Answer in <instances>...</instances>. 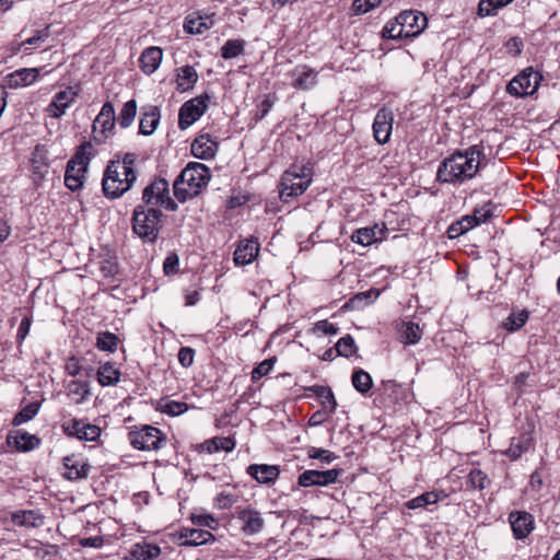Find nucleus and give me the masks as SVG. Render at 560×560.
<instances>
[{"label": "nucleus", "mask_w": 560, "mask_h": 560, "mask_svg": "<svg viewBox=\"0 0 560 560\" xmlns=\"http://www.w3.org/2000/svg\"><path fill=\"white\" fill-rule=\"evenodd\" d=\"M482 155L478 145L455 151L440 163L436 180L441 184L462 185L472 179L479 172Z\"/></svg>", "instance_id": "1"}, {"label": "nucleus", "mask_w": 560, "mask_h": 560, "mask_svg": "<svg viewBox=\"0 0 560 560\" xmlns=\"http://www.w3.org/2000/svg\"><path fill=\"white\" fill-rule=\"evenodd\" d=\"M135 153L116 154L105 168L102 187L107 198L115 199L128 191L137 179Z\"/></svg>", "instance_id": "2"}, {"label": "nucleus", "mask_w": 560, "mask_h": 560, "mask_svg": "<svg viewBox=\"0 0 560 560\" xmlns=\"http://www.w3.org/2000/svg\"><path fill=\"white\" fill-rule=\"evenodd\" d=\"M211 174L209 167L199 162H190L180 172L173 185L174 195L179 202L198 196L207 187Z\"/></svg>", "instance_id": "3"}, {"label": "nucleus", "mask_w": 560, "mask_h": 560, "mask_svg": "<svg viewBox=\"0 0 560 560\" xmlns=\"http://www.w3.org/2000/svg\"><path fill=\"white\" fill-rule=\"evenodd\" d=\"M313 180V167L310 164L292 165L281 176L280 199L284 202L302 195Z\"/></svg>", "instance_id": "4"}, {"label": "nucleus", "mask_w": 560, "mask_h": 560, "mask_svg": "<svg viewBox=\"0 0 560 560\" xmlns=\"http://www.w3.org/2000/svg\"><path fill=\"white\" fill-rule=\"evenodd\" d=\"M161 218L160 209L138 205L132 213V230L142 241L154 243L162 229Z\"/></svg>", "instance_id": "5"}, {"label": "nucleus", "mask_w": 560, "mask_h": 560, "mask_svg": "<svg viewBox=\"0 0 560 560\" xmlns=\"http://www.w3.org/2000/svg\"><path fill=\"white\" fill-rule=\"evenodd\" d=\"M91 142H83L68 161L65 172V185L72 191L83 186V178L91 161Z\"/></svg>", "instance_id": "6"}, {"label": "nucleus", "mask_w": 560, "mask_h": 560, "mask_svg": "<svg viewBox=\"0 0 560 560\" xmlns=\"http://www.w3.org/2000/svg\"><path fill=\"white\" fill-rule=\"evenodd\" d=\"M130 444L140 451H158L166 443L165 435L155 427L142 425L128 433Z\"/></svg>", "instance_id": "7"}, {"label": "nucleus", "mask_w": 560, "mask_h": 560, "mask_svg": "<svg viewBox=\"0 0 560 560\" xmlns=\"http://www.w3.org/2000/svg\"><path fill=\"white\" fill-rule=\"evenodd\" d=\"M145 205L161 206L168 211H176L177 203L170 197V185L164 178H156L142 192Z\"/></svg>", "instance_id": "8"}, {"label": "nucleus", "mask_w": 560, "mask_h": 560, "mask_svg": "<svg viewBox=\"0 0 560 560\" xmlns=\"http://www.w3.org/2000/svg\"><path fill=\"white\" fill-rule=\"evenodd\" d=\"M209 101L210 96L203 94L184 103L178 114L179 128L185 130L197 121L207 110Z\"/></svg>", "instance_id": "9"}, {"label": "nucleus", "mask_w": 560, "mask_h": 560, "mask_svg": "<svg viewBox=\"0 0 560 560\" xmlns=\"http://www.w3.org/2000/svg\"><path fill=\"white\" fill-rule=\"evenodd\" d=\"M538 73L527 68L514 77L506 85V92L515 97L533 94L537 89Z\"/></svg>", "instance_id": "10"}, {"label": "nucleus", "mask_w": 560, "mask_h": 560, "mask_svg": "<svg viewBox=\"0 0 560 560\" xmlns=\"http://www.w3.org/2000/svg\"><path fill=\"white\" fill-rule=\"evenodd\" d=\"M342 470L337 468L323 471L316 469H308L299 476L298 485L303 488L312 486L325 487L336 482Z\"/></svg>", "instance_id": "11"}, {"label": "nucleus", "mask_w": 560, "mask_h": 560, "mask_svg": "<svg viewBox=\"0 0 560 560\" xmlns=\"http://www.w3.org/2000/svg\"><path fill=\"white\" fill-rule=\"evenodd\" d=\"M78 97V91L72 86H69L58 93H56L46 108V113L51 118H60L67 112V109L75 102Z\"/></svg>", "instance_id": "12"}, {"label": "nucleus", "mask_w": 560, "mask_h": 560, "mask_svg": "<svg viewBox=\"0 0 560 560\" xmlns=\"http://www.w3.org/2000/svg\"><path fill=\"white\" fill-rule=\"evenodd\" d=\"M394 122V114L387 108L377 112L373 121V136L378 144H385L389 141Z\"/></svg>", "instance_id": "13"}, {"label": "nucleus", "mask_w": 560, "mask_h": 560, "mask_svg": "<svg viewBox=\"0 0 560 560\" xmlns=\"http://www.w3.org/2000/svg\"><path fill=\"white\" fill-rule=\"evenodd\" d=\"M406 37L419 35L427 26V18L418 11H404L398 14Z\"/></svg>", "instance_id": "14"}, {"label": "nucleus", "mask_w": 560, "mask_h": 560, "mask_svg": "<svg viewBox=\"0 0 560 560\" xmlns=\"http://www.w3.org/2000/svg\"><path fill=\"white\" fill-rule=\"evenodd\" d=\"M65 430L69 435H74L82 441H95L101 435L100 427L86 423L81 419H72L65 424Z\"/></svg>", "instance_id": "15"}, {"label": "nucleus", "mask_w": 560, "mask_h": 560, "mask_svg": "<svg viewBox=\"0 0 560 560\" xmlns=\"http://www.w3.org/2000/svg\"><path fill=\"white\" fill-rule=\"evenodd\" d=\"M237 518L242 522V530L246 535H255L262 530L265 521L260 512L254 509H242L237 511Z\"/></svg>", "instance_id": "16"}, {"label": "nucleus", "mask_w": 560, "mask_h": 560, "mask_svg": "<svg viewBox=\"0 0 560 560\" xmlns=\"http://www.w3.org/2000/svg\"><path fill=\"white\" fill-rule=\"evenodd\" d=\"M387 232L386 226L374 224L373 226H366L358 229L351 235V241L362 246H370L373 243L382 241Z\"/></svg>", "instance_id": "17"}, {"label": "nucleus", "mask_w": 560, "mask_h": 560, "mask_svg": "<svg viewBox=\"0 0 560 560\" xmlns=\"http://www.w3.org/2000/svg\"><path fill=\"white\" fill-rule=\"evenodd\" d=\"M178 539L182 546H200L214 541L215 537L206 529L182 528L178 532Z\"/></svg>", "instance_id": "18"}, {"label": "nucleus", "mask_w": 560, "mask_h": 560, "mask_svg": "<svg viewBox=\"0 0 560 560\" xmlns=\"http://www.w3.org/2000/svg\"><path fill=\"white\" fill-rule=\"evenodd\" d=\"M39 75L37 68H22L5 75L4 82L10 89H19L34 83Z\"/></svg>", "instance_id": "19"}, {"label": "nucleus", "mask_w": 560, "mask_h": 560, "mask_svg": "<svg viewBox=\"0 0 560 560\" xmlns=\"http://www.w3.org/2000/svg\"><path fill=\"white\" fill-rule=\"evenodd\" d=\"M11 522L15 526L37 528L44 525L45 516L39 510H21L11 514Z\"/></svg>", "instance_id": "20"}, {"label": "nucleus", "mask_w": 560, "mask_h": 560, "mask_svg": "<svg viewBox=\"0 0 560 560\" xmlns=\"http://www.w3.org/2000/svg\"><path fill=\"white\" fill-rule=\"evenodd\" d=\"M7 442L20 452H30L38 447L40 440L34 434L16 430L8 435Z\"/></svg>", "instance_id": "21"}, {"label": "nucleus", "mask_w": 560, "mask_h": 560, "mask_svg": "<svg viewBox=\"0 0 560 560\" xmlns=\"http://www.w3.org/2000/svg\"><path fill=\"white\" fill-rule=\"evenodd\" d=\"M509 520L517 539L527 537L534 528L533 516L527 512H512Z\"/></svg>", "instance_id": "22"}, {"label": "nucleus", "mask_w": 560, "mask_h": 560, "mask_svg": "<svg viewBox=\"0 0 560 560\" xmlns=\"http://www.w3.org/2000/svg\"><path fill=\"white\" fill-rule=\"evenodd\" d=\"M163 59V50L158 46H151L145 48L140 58V69L145 74H152L158 70Z\"/></svg>", "instance_id": "23"}, {"label": "nucleus", "mask_w": 560, "mask_h": 560, "mask_svg": "<svg viewBox=\"0 0 560 560\" xmlns=\"http://www.w3.org/2000/svg\"><path fill=\"white\" fill-rule=\"evenodd\" d=\"M115 109L112 103L106 102L100 114L96 116V118L93 121V131H96L98 128L101 129V133L104 137H107L108 133L113 130L115 126Z\"/></svg>", "instance_id": "24"}, {"label": "nucleus", "mask_w": 560, "mask_h": 560, "mask_svg": "<svg viewBox=\"0 0 560 560\" xmlns=\"http://www.w3.org/2000/svg\"><path fill=\"white\" fill-rule=\"evenodd\" d=\"M218 143L209 135L197 137L191 143V153L197 159L210 160L215 155Z\"/></svg>", "instance_id": "25"}, {"label": "nucleus", "mask_w": 560, "mask_h": 560, "mask_svg": "<svg viewBox=\"0 0 560 560\" xmlns=\"http://www.w3.org/2000/svg\"><path fill=\"white\" fill-rule=\"evenodd\" d=\"M259 253V244L253 240L240 243L234 252V261L238 266L250 264Z\"/></svg>", "instance_id": "26"}, {"label": "nucleus", "mask_w": 560, "mask_h": 560, "mask_svg": "<svg viewBox=\"0 0 560 560\" xmlns=\"http://www.w3.org/2000/svg\"><path fill=\"white\" fill-rule=\"evenodd\" d=\"M293 75L292 85L295 89L310 90L317 84V72L307 66L296 67Z\"/></svg>", "instance_id": "27"}, {"label": "nucleus", "mask_w": 560, "mask_h": 560, "mask_svg": "<svg viewBox=\"0 0 560 560\" xmlns=\"http://www.w3.org/2000/svg\"><path fill=\"white\" fill-rule=\"evenodd\" d=\"M247 472L259 483H269L278 478L280 471L276 465L253 464L248 466Z\"/></svg>", "instance_id": "28"}, {"label": "nucleus", "mask_w": 560, "mask_h": 560, "mask_svg": "<svg viewBox=\"0 0 560 560\" xmlns=\"http://www.w3.org/2000/svg\"><path fill=\"white\" fill-rule=\"evenodd\" d=\"M63 465L66 468L65 477L69 480L86 478L90 471V465L74 456L65 457Z\"/></svg>", "instance_id": "29"}, {"label": "nucleus", "mask_w": 560, "mask_h": 560, "mask_svg": "<svg viewBox=\"0 0 560 560\" xmlns=\"http://www.w3.org/2000/svg\"><path fill=\"white\" fill-rule=\"evenodd\" d=\"M161 555V548L154 544L138 542L132 546L126 560H154Z\"/></svg>", "instance_id": "30"}, {"label": "nucleus", "mask_w": 560, "mask_h": 560, "mask_svg": "<svg viewBox=\"0 0 560 560\" xmlns=\"http://www.w3.org/2000/svg\"><path fill=\"white\" fill-rule=\"evenodd\" d=\"M48 168V151L45 145L37 144L32 156L33 175L38 179H43L47 175Z\"/></svg>", "instance_id": "31"}, {"label": "nucleus", "mask_w": 560, "mask_h": 560, "mask_svg": "<svg viewBox=\"0 0 560 560\" xmlns=\"http://www.w3.org/2000/svg\"><path fill=\"white\" fill-rule=\"evenodd\" d=\"M399 340L404 345H417L422 338V328L419 324L408 320L398 326Z\"/></svg>", "instance_id": "32"}, {"label": "nucleus", "mask_w": 560, "mask_h": 560, "mask_svg": "<svg viewBox=\"0 0 560 560\" xmlns=\"http://www.w3.org/2000/svg\"><path fill=\"white\" fill-rule=\"evenodd\" d=\"M160 121V110L156 106H149L142 113L139 124V132L143 136L152 135Z\"/></svg>", "instance_id": "33"}, {"label": "nucleus", "mask_w": 560, "mask_h": 560, "mask_svg": "<svg viewBox=\"0 0 560 560\" xmlns=\"http://www.w3.org/2000/svg\"><path fill=\"white\" fill-rule=\"evenodd\" d=\"M198 81V73L192 66H184L177 69L176 90L180 92L192 90Z\"/></svg>", "instance_id": "34"}, {"label": "nucleus", "mask_w": 560, "mask_h": 560, "mask_svg": "<svg viewBox=\"0 0 560 560\" xmlns=\"http://www.w3.org/2000/svg\"><path fill=\"white\" fill-rule=\"evenodd\" d=\"M213 26L211 16L188 15L184 22V30L189 34H202Z\"/></svg>", "instance_id": "35"}, {"label": "nucleus", "mask_w": 560, "mask_h": 560, "mask_svg": "<svg viewBox=\"0 0 560 560\" xmlns=\"http://www.w3.org/2000/svg\"><path fill=\"white\" fill-rule=\"evenodd\" d=\"M97 382L102 386H113L119 382L120 372L110 362H106L100 365L97 370Z\"/></svg>", "instance_id": "36"}, {"label": "nucleus", "mask_w": 560, "mask_h": 560, "mask_svg": "<svg viewBox=\"0 0 560 560\" xmlns=\"http://www.w3.org/2000/svg\"><path fill=\"white\" fill-rule=\"evenodd\" d=\"M532 445V438L529 434H521L520 436L511 440L510 447L505 451V455L511 459H517L523 453L527 452Z\"/></svg>", "instance_id": "37"}, {"label": "nucleus", "mask_w": 560, "mask_h": 560, "mask_svg": "<svg viewBox=\"0 0 560 560\" xmlns=\"http://www.w3.org/2000/svg\"><path fill=\"white\" fill-rule=\"evenodd\" d=\"M67 394L77 405H80L90 395L89 384L82 381H71L67 386Z\"/></svg>", "instance_id": "38"}, {"label": "nucleus", "mask_w": 560, "mask_h": 560, "mask_svg": "<svg viewBox=\"0 0 560 560\" xmlns=\"http://www.w3.org/2000/svg\"><path fill=\"white\" fill-rule=\"evenodd\" d=\"M513 0H480L478 3L477 14L480 18L493 16L499 9L510 4Z\"/></svg>", "instance_id": "39"}, {"label": "nucleus", "mask_w": 560, "mask_h": 560, "mask_svg": "<svg viewBox=\"0 0 560 560\" xmlns=\"http://www.w3.org/2000/svg\"><path fill=\"white\" fill-rule=\"evenodd\" d=\"M318 398H322V405L326 408L329 407V412H334L337 408V401L335 399L332 390L327 386L314 385L308 388Z\"/></svg>", "instance_id": "40"}, {"label": "nucleus", "mask_w": 560, "mask_h": 560, "mask_svg": "<svg viewBox=\"0 0 560 560\" xmlns=\"http://www.w3.org/2000/svg\"><path fill=\"white\" fill-rule=\"evenodd\" d=\"M440 500L438 492H424L405 503L409 510L422 509L431 504H435Z\"/></svg>", "instance_id": "41"}, {"label": "nucleus", "mask_w": 560, "mask_h": 560, "mask_svg": "<svg viewBox=\"0 0 560 560\" xmlns=\"http://www.w3.org/2000/svg\"><path fill=\"white\" fill-rule=\"evenodd\" d=\"M202 445L209 453L219 451L231 452L235 447V442L231 438L219 436L207 440Z\"/></svg>", "instance_id": "42"}, {"label": "nucleus", "mask_w": 560, "mask_h": 560, "mask_svg": "<svg viewBox=\"0 0 560 560\" xmlns=\"http://www.w3.org/2000/svg\"><path fill=\"white\" fill-rule=\"evenodd\" d=\"M352 385L361 394L368 393L373 385L371 375L363 370H355L352 374Z\"/></svg>", "instance_id": "43"}, {"label": "nucleus", "mask_w": 560, "mask_h": 560, "mask_svg": "<svg viewBox=\"0 0 560 560\" xmlns=\"http://www.w3.org/2000/svg\"><path fill=\"white\" fill-rule=\"evenodd\" d=\"M137 114V102L135 100H130L122 106L117 121L121 128H128Z\"/></svg>", "instance_id": "44"}, {"label": "nucleus", "mask_w": 560, "mask_h": 560, "mask_svg": "<svg viewBox=\"0 0 560 560\" xmlns=\"http://www.w3.org/2000/svg\"><path fill=\"white\" fill-rule=\"evenodd\" d=\"M245 42L243 39H229L221 47V57L232 59L243 54Z\"/></svg>", "instance_id": "45"}, {"label": "nucleus", "mask_w": 560, "mask_h": 560, "mask_svg": "<svg viewBox=\"0 0 560 560\" xmlns=\"http://www.w3.org/2000/svg\"><path fill=\"white\" fill-rule=\"evenodd\" d=\"M528 319V312L523 310L517 313L510 314L503 322V327L509 331L521 329Z\"/></svg>", "instance_id": "46"}, {"label": "nucleus", "mask_w": 560, "mask_h": 560, "mask_svg": "<svg viewBox=\"0 0 560 560\" xmlns=\"http://www.w3.org/2000/svg\"><path fill=\"white\" fill-rule=\"evenodd\" d=\"M335 349L337 355L346 358L353 355L358 350L354 339L350 335L340 338L335 345Z\"/></svg>", "instance_id": "47"}, {"label": "nucleus", "mask_w": 560, "mask_h": 560, "mask_svg": "<svg viewBox=\"0 0 560 560\" xmlns=\"http://www.w3.org/2000/svg\"><path fill=\"white\" fill-rule=\"evenodd\" d=\"M39 411V404L38 402H31L26 405L20 412H18L12 423L13 425H21L30 420H32Z\"/></svg>", "instance_id": "48"}, {"label": "nucleus", "mask_w": 560, "mask_h": 560, "mask_svg": "<svg viewBox=\"0 0 560 560\" xmlns=\"http://www.w3.org/2000/svg\"><path fill=\"white\" fill-rule=\"evenodd\" d=\"M118 338L109 331L100 332L96 339V346L100 350L114 352L117 348Z\"/></svg>", "instance_id": "49"}, {"label": "nucleus", "mask_w": 560, "mask_h": 560, "mask_svg": "<svg viewBox=\"0 0 560 560\" xmlns=\"http://www.w3.org/2000/svg\"><path fill=\"white\" fill-rule=\"evenodd\" d=\"M382 35L384 38L388 39H398L406 37L404 33V28L401 27V24L399 22L398 15L395 18L394 21H389L385 24Z\"/></svg>", "instance_id": "50"}, {"label": "nucleus", "mask_w": 560, "mask_h": 560, "mask_svg": "<svg viewBox=\"0 0 560 560\" xmlns=\"http://www.w3.org/2000/svg\"><path fill=\"white\" fill-rule=\"evenodd\" d=\"M160 410L168 416H179L188 410V405L182 401L168 400L160 404Z\"/></svg>", "instance_id": "51"}, {"label": "nucleus", "mask_w": 560, "mask_h": 560, "mask_svg": "<svg viewBox=\"0 0 560 560\" xmlns=\"http://www.w3.org/2000/svg\"><path fill=\"white\" fill-rule=\"evenodd\" d=\"M307 456L313 459H319L324 463H331L334 462L338 456L335 455L332 452L324 448H317V447H310L307 450Z\"/></svg>", "instance_id": "52"}, {"label": "nucleus", "mask_w": 560, "mask_h": 560, "mask_svg": "<svg viewBox=\"0 0 560 560\" xmlns=\"http://www.w3.org/2000/svg\"><path fill=\"white\" fill-rule=\"evenodd\" d=\"M49 26H46L45 28L37 31L34 36L22 42L20 44V47L26 46V48L28 49L32 47L39 46L49 37Z\"/></svg>", "instance_id": "53"}, {"label": "nucleus", "mask_w": 560, "mask_h": 560, "mask_svg": "<svg viewBox=\"0 0 560 560\" xmlns=\"http://www.w3.org/2000/svg\"><path fill=\"white\" fill-rule=\"evenodd\" d=\"M469 481L475 489L479 490L487 488L490 483L488 476L479 469H474L470 471Z\"/></svg>", "instance_id": "54"}, {"label": "nucleus", "mask_w": 560, "mask_h": 560, "mask_svg": "<svg viewBox=\"0 0 560 560\" xmlns=\"http://www.w3.org/2000/svg\"><path fill=\"white\" fill-rule=\"evenodd\" d=\"M191 522L201 527L214 529L218 526V521L210 514H192Z\"/></svg>", "instance_id": "55"}, {"label": "nucleus", "mask_w": 560, "mask_h": 560, "mask_svg": "<svg viewBox=\"0 0 560 560\" xmlns=\"http://www.w3.org/2000/svg\"><path fill=\"white\" fill-rule=\"evenodd\" d=\"M273 366V360L272 359H266L262 362H260L253 371H252V380L258 381L265 375H267Z\"/></svg>", "instance_id": "56"}, {"label": "nucleus", "mask_w": 560, "mask_h": 560, "mask_svg": "<svg viewBox=\"0 0 560 560\" xmlns=\"http://www.w3.org/2000/svg\"><path fill=\"white\" fill-rule=\"evenodd\" d=\"M236 499L232 493L220 492L214 498V505L220 510H226L233 506Z\"/></svg>", "instance_id": "57"}, {"label": "nucleus", "mask_w": 560, "mask_h": 560, "mask_svg": "<svg viewBox=\"0 0 560 560\" xmlns=\"http://www.w3.org/2000/svg\"><path fill=\"white\" fill-rule=\"evenodd\" d=\"M470 217H474V219L477 221V225L487 222L492 217V209L490 205H485L482 207L476 208L472 212V214H469Z\"/></svg>", "instance_id": "58"}, {"label": "nucleus", "mask_w": 560, "mask_h": 560, "mask_svg": "<svg viewBox=\"0 0 560 560\" xmlns=\"http://www.w3.org/2000/svg\"><path fill=\"white\" fill-rule=\"evenodd\" d=\"M523 46V42L520 37H512L505 43L508 54L513 57L521 55Z\"/></svg>", "instance_id": "59"}, {"label": "nucleus", "mask_w": 560, "mask_h": 560, "mask_svg": "<svg viewBox=\"0 0 560 560\" xmlns=\"http://www.w3.org/2000/svg\"><path fill=\"white\" fill-rule=\"evenodd\" d=\"M178 265H179L178 256L174 253L170 254L163 262V270H164L165 275H172V273L177 272Z\"/></svg>", "instance_id": "60"}, {"label": "nucleus", "mask_w": 560, "mask_h": 560, "mask_svg": "<svg viewBox=\"0 0 560 560\" xmlns=\"http://www.w3.org/2000/svg\"><path fill=\"white\" fill-rule=\"evenodd\" d=\"M195 351L191 348L183 347L178 351V361L184 368H188L192 364Z\"/></svg>", "instance_id": "61"}, {"label": "nucleus", "mask_w": 560, "mask_h": 560, "mask_svg": "<svg viewBox=\"0 0 560 560\" xmlns=\"http://www.w3.org/2000/svg\"><path fill=\"white\" fill-rule=\"evenodd\" d=\"M313 330L323 335H336L338 332V328L326 319L317 322Z\"/></svg>", "instance_id": "62"}, {"label": "nucleus", "mask_w": 560, "mask_h": 560, "mask_svg": "<svg viewBox=\"0 0 560 560\" xmlns=\"http://www.w3.org/2000/svg\"><path fill=\"white\" fill-rule=\"evenodd\" d=\"M273 106V101L267 96L258 106H257V112H256V120H260L262 118H265L267 116V114L269 113V110L272 108Z\"/></svg>", "instance_id": "63"}, {"label": "nucleus", "mask_w": 560, "mask_h": 560, "mask_svg": "<svg viewBox=\"0 0 560 560\" xmlns=\"http://www.w3.org/2000/svg\"><path fill=\"white\" fill-rule=\"evenodd\" d=\"M31 324H32V320H31L30 317H24L21 320L19 329H18V332H16V340H18L19 343H21L26 338V336L28 335L30 328H31Z\"/></svg>", "instance_id": "64"}]
</instances>
